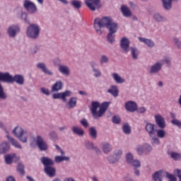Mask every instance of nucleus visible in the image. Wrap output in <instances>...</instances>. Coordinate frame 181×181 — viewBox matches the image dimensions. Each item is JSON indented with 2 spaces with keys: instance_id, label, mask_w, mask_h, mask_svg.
Instances as JSON below:
<instances>
[{
  "instance_id": "obj_1",
  "label": "nucleus",
  "mask_w": 181,
  "mask_h": 181,
  "mask_svg": "<svg viewBox=\"0 0 181 181\" xmlns=\"http://www.w3.org/2000/svg\"><path fill=\"white\" fill-rule=\"evenodd\" d=\"M94 29L97 33V35H103V30H101L102 28H107L108 30L110 29H112L114 28L118 27V24L114 22L111 17H103L102 18H96L94 20Z\"/></svg>"
},
{
  "instance_id": "obj_2",
  "label": "nucleus",
  "mask_w": 181,
  "mask_h": 181,
  "mask_svg": "<svg viewBox=\"0 0 181 181\" xmlns=\"http://www.w3.org/2000/svg\"><path fill=\"white\" fill-rule=\"evenodd\" d=\"M110 104H111V102H103L101 105H100V102L98 101L92 102L90 110L93 118L95 119L101 118L105 113V111L108 110Z\"/></svg>"
},
{
  "instance_id": "obj_3",
  "label": "nucleus",
  "mask_w": 181,
  "mask_h": 181,
  "mask_svg": "<svg viewBox=\"0 0 181 181\" xmlns=\"http://www.w3.org/2000/svg\"><path fill=\"white\" fill-rule=\"evenodd\" d=\"M3 83H16L19 86H23L25 84V78L22 75H15L12 76L9 72H5Z\"/></svg>"
},
{
  "instance_id": "obj_4",
  "label": "nucleus",
  "mask_w": 181,
  "mask_h": 181,
  "mask_svg": "<svg viewBox=\"0 0 181 181\" xmlns=\"http://www.w3.org/2000/svg\"><path fill=\"white\" fill-rule=\"evenodd\" d=\"M26 35L29 39L36 40L40 35V25L36 23L30 24L27 28Z\"/></svg>"
},
{
  "instance_id": "obj_5",
  "label": "nucleus",
  "mask_w": 181,
  "mask_h": 181,
  "mask_svg": "<svg viewBox=\"0 0 181 181\" xmlns=\"http://www.w3.org/2000/svg\"><path fill=\"white\" fill-rule=\"evenodd\" d=\"M12 132L21 142H23V144H26V142H28L29 134H28V132L23 130L21 127H16Z\"/></svg>"
},
{
  "instance_id": "obj_6",
  "label": "nucleus",
  "mask_w": 181,
  "mask_h": 181,
  "mask_svg": "<svg viewBox=\"0 0 181 181\" xmlns=\"http://www.w3.org/2000/svg\"><path fill=\"white\" fill-rule=\"evenodd\" d=\"M35 144L37 145L40 151H47V149H49L47 143L43 139L42 136L37 135L34 139V141L30 143V146H35Z\"/></svg>"
},
{
  "instance_id": "obj_7",
  "label": "nucleus",
  "mask_w": 181,
  "mask_h": 181,
  "mask_svg": "<svg viewBox=\"0 0 181 181\" xmlns=\"http://www.w3.org/2000/svg\"><path fill=\"white\" fill-rule=\"evenodd\" d=\"M23 6L28 13H36L37 12V6L30 0H24Z\"/></svg>"
},
{
  "instance_id": "obj_8",
  "label": "nucleus",
  "mask_w": 181,
  "mask_h": 181,
  "mask_svg": "<svg viewBox=\"0 0 181 181\" xmlns=\"http://www.w3.org/2000/svg\"><path fill=\"white\" fill-rule=\"evenodd\" d=\"M71 94H73V93L71 92V90H65L64 92L52 94V98L53 100H62L64 103H66V101H67L66 97H71Z\"/></svg>"
},
{
  "instance_id": "obj_9",
  "label": "nucleus",
  "mask_w": 181,
  "mask_h": 181,
  "mask_svg": "<svg viewBox=\"0 0 181 181\" xmlns=\"http://www.w3.org/2000/svg\"><path fill=\"white\" fill-rule=\"evenodd\" d=\"M84 3L86 6L89 8L90 11H95V9H100L101 4H100V0H84Z\"/></svg>"
},
{
  "instance_id": "obj_10",
  "label": "nucleus",
  "mask_w": 181,
  "mask_h": 181,
  "mask_svg": "<svg viewBox=\"0 0 181 181\" xmlns=\"http://www.w3.org/2000/svg\"><path fill=\"white\" fill-rule=\"evenodd\" d=\"M15 13H16L18 18L23 19L25 23H30V21L28 19V13L23 11L22 7H17L15 9Z\"/></svg>"
},
{
  "instance_id": "obj_11",
  "label": "nucleus",
  "mask_w": 181,
  "mask_h": 181,
  "mask_svg": "<svg viewBox=\"0 0 181 181\" xmlns=\"http://www.w3.org/2000/svg\"><path fill=\"white\" fill-rule=\"evenodd\" d=\"M163 67V61H158L150 67L151 74H158Z\"/></svg>"
},
{
  "instance_id": "obj_12",
  "label": "nucleus",
  "mask_w": 181,
  "mask_h": 181,
  "mask_svg": "<svg viewBox=\"0 0 181 181\" xmlns=\"http://www.w3.org/2000/svg\"><path fill=\"white\" fill-rule=\"evenodd\" d=\"M21 32V28L18 27V25H13L8 27L7 29V34L9 37H16V35H18Z\"/></svg>"
},
{
  "instance_id": "obj_13",
  "label": "nucleus",
  "mask_w": 181,
  "mask_h": 181,
  "mask_svg": "<svg viewBox=\"0 0 181 181\" xmlns=\"http://www.w3.org/2000/svg\"><path fill=\"white\" fill-rule=\"evenodd\" d=\"M21 158L15 153L7 154L4 156V160L6 165H12L13 162H18Z\"/></svg>"
},
{
  "instance_id": "obj_14",
  "label": "nucleus",
  "mask_w": 181,
  "mask_h": 181,
  "mask_svg": "<svg viewBox=\"0 0 181 181\" xmlns=\"http://www.w3.org/2000/svg\"><path fill=\"white\" fill-rule=\"evenodd\" d=\"M145 129L147 134H148V136H152L153 135H155V134H156V125L146 121L145 122Z\"/></svg>"
},
{
  "instance_id": "obj_15",
  "label": "nucleus",
  "mask_w": 181,
  "mask_h": 181,
  "mask_svg": "<svg viewBox=\"0 0 181 181\" xmlns=\"http://www.w3.org/2000/svg\"><path fill=\"white\" fill-rule=\"evenodd\" d=\"M136 107H138V104L136 102L132 100H129L124 104V108L127 111H129V112H135V111H136Z\"/></svg>"
},
{
  "instance_id": "obj_16",
  "label": "nucleus",
  "mask_w": 181,
  "mask_h": 181,
  "mask_svg": "<svg viewBox=\"0 0 181 181\" xmlns=\"http://www.w3.org/2000/svg\"><path fill=\"white\" fill-rule=\"evenodd\" d=\"M131 42L129 41V39L127 37H123L120 40V47H122V50L125 53H128L129 52V45Z\"/></svg>"
},
{
  "instance_id": "obj_17",
  "label": "nucleus",
  "mask_w": 181,
  "mask_h": 181,
  "mask_svg": "<svg viewBox=\"0 0 181 181\" xmlns=\"http://www.w3.org/2000/svg\"><path fill=\"white\" fill-rule=\"evenodd\" d=\"M36 67L39 69V70H41L44 74H47V76H53V72L52 70L49 69L47 68V66H46V64L43 62L37 63L36 65Z\"/></svg>"
},
{
  "instance_id": "obj_18",
  "label": "nucleus",
  "mask_w": 181,
  "mask_h": 181,
  "mask_svg": "<svg viewBox=\"0 0 181 181\" xmlns=\"http://www.w3.org/2000/svg\"><path fill=\"white\" fill-rule=\"evenodd\" d=\"M117 30H118V26L109 30V33L107 35V42H109V43H113L114 40H115V33H117Z\"/></svg>"
},
{
  "instance_id": "obj_19",
  "label": "nucleus",
  "mask_w": 181,
  "mask_h": 181,
  "mask_svg": "<svg viewBox=\"0 0 181 181\" xmlns=\"http://www.w3.org/2000/svg\"><path fill=\"white\" fill-rule=\"evenodd\" d=\"M156 122L159 128L163 129L166 127V122H165V118L160 115H156L154 117Z\"/></svg>"
},
{
  "instance_id": "obj_20",
  "label": "nucleus",
  "mask_w": 181,
  "mask_h": 181,
  "mask_svg": "<svg viewBox=\"0 0 181 181\" xmlns=\"http://www.w3.org/2000/svg\"><path fill=\"white\" fill-rule=\"evenodd\" d=\"M67 110H73L77 107V97H71L65 105Z\"/></svg>"
},
{
  "instance_id": "obj_21",
  "label": "nucleus",
  "mask_w": 181,
  "mask_h": 181,
  "mask_svg": "<svg viewBox=\"0 0 181 181\" xmlns=\"http://www.w3.org/2000/svg\"><path fill=\"white\" fill-rule=\"evenodd\" d=\"M58 71L59 73H61V74H63V76H70V67H69L67 65H59Z\"/></svg>"
},
{
  "instance_id": "obj_22",
  "label": "nucleus",
  "mask_w": 181,
  "mask_h": 181,
  "mask_svg": "<svg viewBox=\"0 0 181 181\" xmlns=\"http://www.w3.org/2000/svg\"><path fill=\"white\" fill-rule=\"evenodd\" d=\"M120 11L124 18H131L132 16V11H131V9L127 5H122Z\"/></svg>"
},
{
  "instance_id": "obj_23",
  "label": "nucleus",
  "mask_w": 181,
  "mask_h": 181,
  "mask_svg": "<svg viewBox=\"0 0 181 181\" xmlns=\"http://www.w3.org/2000/svg\"><path fill=\"white\" fill-rule=\"evenodd\" d=\"M9 149H11V146L8 142L4 141L0 144V154L4 155V153H6L9 152Z\"/></svg>"
},
{
  "instance_id": "obj_24",
  "label": "nucleus",
  "mask_w": 181,
  "mask_h": 181,
  "mask_svg": "<svg viewBox=\"0 0 181 181\" xmlns=\"http://www.w3.org/2000/svg\"><path fill=\"white\" fill-rule=\"evenodd\" d=\"M63 88V82L62 81H56L51 88L52 93H57Z\"/></svg>"
},
{
  "instance_id": "obj_25",
  "label": "nucleus",
  "mask_w": 181,
  "mask_h": 181,
  "mask_svg": "<svg viewBox=\"0 0 181 181\" xmlns=\"http://www.w3.org/2000/svg\"><path fill=\"white\" fill-rule=\"evenodd\" d=\"M179 0H161L163 6L165 11H170L172 9V3L178 2Z\"/></svg>"
},
{
  "instance_id": "obj_26",
  "label": "nucleus",
  "mask_w": 181,
  "mask_h": 181,
  "mask_svg": "<svg viewBox=\"0 0 181 181\" xmlns=\"http://www.w3.org/2000/svg\"><path fill=\"white\" fill-rule=\"evenodd\" d=\"M107 93L109 94H111L115 98L118 97L119 95V90H118V86L116 85H112L110 86V88L107 90Z\"/></svg>"
},
{
  "instance_id": "obj_27",
  "label": "nucleus",
  "mask_w": 181,
  "mask_h": 181,
  "mask_svg": "<svg viewBox=\"0 0 181 181\" xmlns=\"http://www.w3.org/2000/svg\"><path fill=\"white\" fill-rule=\"evenodd\" d=\"M8 142L11 144L14 148H17V149H22V146L19 144V141H17L16 139H13L12 136L9 135L6 136Z\"/></svg>"
},
{
  "instance_id": "obj_28",
  "label": "nucleus",
  "mask_w": 181,
  "mask_h": 181,
  "mask_svg": "<svg viewBox=\"0 0 181 181\" xmlns=\"http://www.w3.org/2000/svg\"><path fill=\"white\" fill-rule=\"evenodd\" d=\"M112 77L114 81H115V83H117V84H124V83H125V78L120 76V75L118 74L117 73L115 72V73L112 74Z\"/></svg>"
},
{
  "instance_id": "obj_29",
  "label": "nucleus",
  "mask_w": 181,
  "mask_h": 181,
  "mask_svg": "<svg viewBox=\"0 0 181 181\" xmlns=\"http://www.w3.org/2000/svg\"><path fill=\"white\" fill-rule=\"evenodd\" d=\"M41 162L45 168H47V166H53V165H54V161L49 157H42Z\"/></svg>"
},
{
  "instance_id": "obj_30",
  "label": "nucleus",
  "mask_w": 181,
  "mask_h": 181,
  "mask_svg": "<svg viewBox=\"0 0 181 181\" xmlns=\"http://www.w3.org/2000/svg\"><path fill=\"white\" fill-rule=\"evenodd\" d=\"M139 40L141 42V43H144V45H146L148 47L152 48L155 46V42H153V41H152V40L151 39L139 37Z\"/></svg>"
},
{
  "instance_id": "obj_31",
  "label": "nucleus",
  "mask_w": 181,
  "mask_h": 181,
  "mask_svg": "<svg viewBox=\"0 0 181 181\" xmlns=\"http://www.w3.org/2000/svg\"><path fill=\"white\" fill-rule=\"evenodd\" d=\"M163 175H165V171H163V170L157 171L154 174H153V180L154 181H162V179L163 178Z\"/></svg>"
},
{
  "instance_id": "obj_32",
  "label": "nucleus",
  "mask_w": 181,
  "mask_h": 181,
  "mask_svg": "<svg viewBox=\"0 0 181 181\" xmlns=\"http://www.w3.org/2000/svg\"><path fill=\"white\" fill-rule=\"evenodd\" d=\"M72 132L74 135H78V136H83L84 135V130L78 126H74L72 127Z\"/></svg>"
},
{
  "instance_id": "obj_33",
  "label": "nucleus",
  "mask_w": 181,
  "mask_h": 181,
  "mask_svg": "<svg viewBox=\"0 0 181 181\" xmlns=\"http://www.w3.org/2000/svg\"><path fill=\"white\" fill-rule=\"evenodd\" d=\"M45 172L49 177H54L56 175V169L52 166H47L45 168Z\"/></svg>"
},
{
  "instance_id": "obj_34",
  "label": "nucleus",
  "mask_w": 181,
  "mask_h": 181,
  "mask_svg": "<svg viewBox=\"0 0 181 181\" xmlns=\"http://www.w3.org/2000/svg\"><path fill=\"white\" fill-rule=\"evenodd\" d=\"M102 149L104 153H110L112 151V146L110 143H103L102 144Z\"/></svg>"
},
{
  "instance_id": "obj_35",
  "label": "nucleus",
  "mask_w": 181,
  "mask_h": 181,
  "mask_svg": "<svg viewBox=\"0 0 181 181\" xmlns=\"http://www.w3.org/2000/svg\"><path fill=\"white\" fill-rule=\"evenodd\" d=\"M107 160L111 165H115V163H118V162H119V158H117L114 154L108 156Z\"/></svg>"
},
{
  "instance_id": "obj_36",
  "label": "nucleus",
  "mask_w": 181,
  "mask_h": 181,
  "mask_svg": "<svg viewBox=\"0 0 181 181\" xmlns=\"http://www.w3.org/2000/svg\"><path fill=\"white\" fill-rule=\"evenodd\" d=\"M54 160L56 163H60L63 161H68L70 160V158L66 156H57L54 157Z\"/></svg>"
},
{
  "instance_id": "obj_37",
  "label": "nucleus",
  "mask_w": 181,
  "mask_h": 181,
  "mask_svg": "<svg viewBox=\"0 0 181 181\" xmlns=\"http://www.w3.org/2000/svg\"><path fill=\"white\" fill-rule=\"evenodd\" d=\"M153 19L156 22H165L166 21V18L159 13H155L153 14Z\"/></svg>"
},
{
  "instance_id": "obj_38",
  "label": "nucleus",
  "mask_w": 181,
  "mask_h": 181,
  "mask_svg": "<svg viewBox=\"0 0 181 181\" xmlns=\"http://www.w3.org/2000/svg\"><path fill=\"white\" fill-rule=\"evenodd\" d=\"M132 50V56L134 60H138V57L139 56V50H138V48L133 47H131Z\"/></svg>"
},
{
  "instance_id": "obj_39",
  "label": "nucleus",
  "mask_w": 181,
  "mask_h": 181,
  "mask_svg": "<svg viewBox=\"0 0 181 181\" xmlns=\"http://www.w3.org/2000/svg\"><path fill=\"white\" fill-rule=\"evenodd\" d=\"M151 139V144L155 145H160V141L159 140V137L156 136V134H153V136H149Z\"/></svg>"
},
{
  "instance_id": "obj_40",
  "label": "nucleus",
  "mask_w": 181,
  "mask_h": 181,
  "mask_svg": "<svg viewBox=\"0 0 181 181\" xmlns=\"http://www.w3.org/2000/svg\"><path fill=\"white\" fill-rule=\"evenodd\" d=\"M143 147L144 149L145 155H149V153H151V152H152V146H151V144H146V143L144 144Z\"/></svg>"
},
{
  "instance_id": "obj_41",
  "label": "nucleus",
  "mask_w": 181,
  "mask_h": 181,
  "mask_svg": "<svg viewBox=\"0 0 181 181\" xmlns=\"http://www.w3.org/2000/svg\"><path fill=\"white\" fill-rule=\"evenodd\" d=\"M89 135L92 139H97V129H95V127H90L89 129Z\"/></svg>"
},
{
  "instance_id": "obj_42",
  "label": "nucleus",
  "mask_w": 181,
  "mask_h": 181,
  "mask_svg": "<svg viewBox=\"0 0 181 181\" xmlns=\"http://www.w3.org/2000/svg\"><path fill=\"white\" fill-rule=\"evenodd\" d=\"M122 131L126 135H129L131 134V126L128 123L124 124L122 126Z\"/></svg>"
},
{
  "instance_id": "obj_43",
  "label": "nucleus",
  "mask_w": 181,
  "mask_h": 181,
  "mask_svg": "<svg viewBox=\"0 0 181 181\" xmlns=\"http://www.w3.org/2000/svg\"><path fill=\"white\" fill-rule=\"evenodd\" d=\"M170 156L174 160H180L181 159V154L177 152H171L170 153Z\"/></svg>"
},
{
  "instance_id": "obj_44",
  "label": "nucleus",
  "mask_w": 181,
  "mask_h": 181,
  "mask_svg": "<svg viewBox=\"0 0 181 181\" xmlns=\"http://www.w3.org/2000/svg\"><path fill=\"white\" fill-rule=\"evenodd\" d=\"M71 4L74 8H76V9H80L81 8V1L78 0H72L71 1Z\"/></svg>"
},
{
  "instance_id": "obj_45",
  "label": "nucleus",
  "mask_w": 181,
  "mask_h": 181,
  "mask_svg": "<svg viewBox=\"0 0 181 181\" xmlns=\"http://www.w3.org/2000/svg\"><path fill=\"white\" fill-rule=\"evenodd\" d=\"M136 151L138 155H139L140 156H142V155L145 153V151L144 149V144L137 146L136 147Z\"/></svg>"
},
{
  "instance_id": "obj_46",
  "label": "nucleus",
  "mask_w": 181,
  "mask_h": 181,
  "mask_svg": "<svg viewBox=\"0 0 181 181\" xmlns=\"http://www.w3.org/2000/svg\"><path fill=\"white\" fill-rule=\"evenodd\" d=\"M157 134V137L158 138H164L166 136V132L165 130L160 129H156V131Z\"/></svg>"
},
{
  "instance_id": "obj_47",
  "label": "nucleus",
  "mask_w": 181,
  "mask_h": 181,
  "mask_svg": "<svg viewBox=\"0 0 181 181\" xmlns=\"http://www.w3.org/2000/svg\"><path fill=\"white\" fill-rule=\"evenodd\" d=\"M49 137L51 141H53V142H56V141H57L58 139L57 133H56V132H51L49 134Z\"/></svg>"
},
{
  "instance_id": "obj_48",
  "label": "nucleus",
  "mask_w": 181,
  "mask_h": 181,
  "mask_svg": "<svg viewBox=\"0 0 181 181\" xmlns=\"http://www.w3.org/2000/svg\"><path fill=\"white\" fill-rule=\"evenodd\" d=\"M17 171L20 175H25V166L22 163H19L17 165Z\"/></svg>"
},
{
  "instance_id": "obj_49",
  "label": "nucleus",
  "mask_w": 181,
  "mask_h": 181,
  "mask_svg": "<svg viewBox=\"0 0 181 181\" xmlns=\"http://www.w3.org/2000/svg\"><path fill=\"white\" fill-rule=\"evenodd\" d=\"M126 160H127V163H129L130 165L134 160V155H132V153H127L126 154Z\"/></svg>"
},
{
  "instance_id": "obj_50",
  "label": "nucleus",
  "mask_w": 181,
  "mask_h": 181,
  "mask_svg": "<svg viewBox=\"0 0 181 181\" xmlns=\"http://www.w3.org/2000/svg\"><path fill=\"white\" fill-rule=\"evenodd\" d=\"M134 168V169H139L141 168V161L138 159L133 160V162L130 164Z\"/></svg>"
},
{
  "instance_id": "obj_51",
  "label": "nucleus",
  "mask_w": 181,
  "mask_h": 181,
  "mask_svg": "<svg viewBox=\"0 0 181 181\" xmlns=\"http://www.w3.org/2000/svg\"><path fill=\"white\" fill-rule=\"evenodd\" d=\"M113 155L119 160L122 158V150L117 149L114 151Z\"/></svg>"
},
{
  "instance_id": "obj_52",
  "label": "nucleus",
  "mask_w": 181,
  "mask_h": 181,
  "mask_svg": "<svg viewBox=\"0 0 181 181\" xmlns=\"http://www.w3.org/2000/svg\"><path fill=\"white\" fill-rule=\"evenodd\" d=\"M173 42L177 46V49H181V40L179 38L174 37L173 38Z\"/></svg>"
},
{
  "instance_id": "obj_53",
  "label": "nucleus",
  "mask_w": 181,
  "mask_h": 181,
  "mask_svg": "<svg viewBox=\"0 0 181 181\" xmlns=\"http://www.w3.org/2000/svg\"><path fill=\"white\" fill-rule=\"evenodd\" d=\"M85 146L87 149L91 150L93 149L95 146H94V143L90 142L89 141H86Z\"/></svg>"
},
{
  "instance_id": "obj_54",
  "label": "nucleus",
  "mask_w": 181,
  "mask_h": 181,
  "mask_svg": "<svg viewBox=\"0 0 181 181\" xmlns=\"http://www.w3.org/2000/svg\"><path fill=\"white\" fill-rule=\"evenodd\" d=\"M92 71L93 73L94 77H95L96 78L101 77V71H100V69L95 68L94 69H92Z\"/></svg>"
},
{
  "instance_id": "obj_55",
  "label": "nucleus",
  "mask_w": 181,
  "mask_h": 181,
  "mask_svg": "<svg viewBox=\"0 0 181 181\" xmlns=\"http://www.w3.org/2000/svg\"><path fill=\"white\" fill-rule=\"evenodd\" d=\"M166 177L168 179L169 181H177V179L174 175L169 174V173H165Z\"/></svg>"
},
{
  "instance_id": "obj_56",
  "label": "nucleus",
  "mask_w": 181,
  "mask_h": 181,
  "mask_svg": "<svg viewBox=\"0 0 181 181\" xmlns=\"http://www.w3.org/2000/svg\"><path fill=\"white\" fill-rule=\"evenodd\" d=\"M136 111L137 114H145V112H146V108H145V107H138V105H137Z\"/></svg>"
},
{
  "instance_id": "obj_57",
  "label": "nucleus",
  "mask_w": 181,
  "mask_h": 181,
  "mask_svg": "<svg viewBox=\"0 0 181 181\" xmlns=\"http://www.w3.org/2000/svg\"><path fill=\"white\" fill-rule=\"evenodd\" d=\"M171 124L173 125H175V127H177L178 128H181V121L177 119H174L171 120Z\"/></svg>"
},
{
  "instance_id": "obj_58",
  "label": "nucleus",
  "mask_w": 181,
  "mask_h": 181,
  "mask_svg": "<svg viewBox=\"0 0 181 181\" xmlns=\"http://www.w3.org/2000/svg\"><path fill=\"white\" fill-rule=\"evenodd\" d=\"M108 57H107L106 55H102L100 57V64H105L108 63Z\"/></svg>"
},
{
  "instance_id": "obj_59",
  "label": "nucleus",
  "mask_w": 181,
  "mask_h": 181,
  "mask_svg": "<svg viewBox=\"0 0 181 181\" xmlns=\"http://www.w3.org/2000/svg\"><path fill=\"white\" fill-rule=\"evenodd\" d=\"M40 91L45 95H47V96L50 95V90L47 88H41Z\"/></svg>"
},
{
  "instance_id": "obj_60",
  "label": "nucleus",
  "mask_w": 181,
  "mask_h": 181,
  "mask_svg": "<svg viewBox=\"0 0 181 181\" xmlns=\"http://www.w3.org/2000/svg\"><path fill=\"white\" fill-rule=\"evenodd\" d=\"M112 121L113 124H119L121 122V117L119 116H114Z\"/></svg>"
},
{
  "instance_id": "obj_61",
  "label": "nucleus",
  "mask_w": 181,
  "mask_h": 181,
  "mask_svg": "<svg viewBox=\"0 0 181 181\" xmlns=\"http://www.w3.org/2000/svg\"><path fill=\"white\" fill-rule=\"evenodd\" d=\"M80 122L84 128H87L88 127V122L86 119H82Z\"/></svg>"
},
{
  "instance_id": "obj_62",
  "label": "nucleus",
  "mask_w": 181,
  "mask_h": 181,
  "mask_svg": "<svg viewBox=\"0 0 181 181\" xmlns=\"http://www.w3.org/2000/svg\"><path fill=\"white\" fill-rule=\"evenodd\" d=\"M52 62L54 66H58V67L61 65L60 63H62V61L59 58H54Z\"/></svg>"
},
{
  "instance_id": "obj_63",
  "label": "nucleus",
  "mask_w": 181,
  "mask_h": 181,
  "mask_svg": "<svg viewBox=\"0 0 181 181\" xmlns=\"http://www.w3.org/2000/svg\"><path fill=\"white\" fill-rule=\"evenodd\" d=\"M160 61L163 62V65L165 64V63H166V64H170V63H171L170 58L169 57H165L164 59H161Z\"/></svg>"
},
{
  "instance_id": "obj_64",
  "label": "nucleus",
  "mask_w": 181,
  "mask_h": 181,
  "mask_svg": "<svg viewBox=\"0 0 181 181\" xmlns=\"http://www.w3.org/2000/svg\"><path fill=\"white\" fill-rule=\"evenodd\" d=\"M175 175H177L178 179H181V170L176 169L174 170Z\"/></svg>"
}]
</instances>
